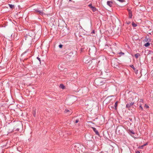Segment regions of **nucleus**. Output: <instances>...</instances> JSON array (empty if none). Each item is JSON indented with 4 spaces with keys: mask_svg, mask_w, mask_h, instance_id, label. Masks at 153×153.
<instances>
[{
    "mask_svg": "<svg viewBox=\"0 0 153 153\" xmlns=\"http://www.w3.org/2000/svg\"><path fill=\"white\" fill-rule=\"evenodd\" d=\"M36 58L37 59H38V60H39V61L40 62V63L41 62L40 59L38 57H37Z\"/></svg>",
    "mask_w": 153,
    "mask_h": 153,
    "instance_id": "nucleus-22",
    "label": "nucleus"
},
{
    "mask_svg": "<svg viewBox=\"0 0 153 153\" xmlns=\"http://www.w3.org/2000/svg\"><path fill=\"white\" fill-rule=\"evenodd\" d=\"M149 45L150 43L149 42H147L144 45L145 47H148L149 46Z\"/></svg>",
    "mask_w": 153,
    "mask_h": 153,
    "instance_id": "nucleus-13",
    "label": "nucleus"
},
{
    "mask_svg": "<svg viewBox=\"0 0 153 153\" xmlns=\"http://www.w3.org/2000/svg\"><path fill=\"white\" fill-rule=\"evenodd\" d=\"M33 116L35 117H36V111H34L33 112Z\"/></svg>",
    "mask_w": 153,
    "mask_h": 153,
    "instance_id": "nucleus-17",
    "label": "nucleus"
},
{
    "mask_svg": "<svg viewBox=\"0 0 153 153\" xmlns=\"http://www.w3.org/2000/svg\"><path fill=\"white\" fill-rule=\"evenodd\" d=\"M35 10L37 13H38L41 15H45V14L43 12V10H40L38 9Z\"/></svg>",
    "mask_w": 153,
    "mask_h": 153,
    "instance_id": "nucleus-3",
    "label": "nucleus"
},
{
    "mask_svg": "<svg viewBox=\"0 0 153 153\" xmlns=\"http://www.w3.org/2000/svg\"><path fill=\"white\" fill-rule=\"evenodd\" d=\"M139 108H140L142 110H143V108L142 107V106L141 105H140V106H139Z\"/></svg>",
    "mask_w": 153,
    "mask_h": 153,
    "instance_id": "nucleus-23",
    "label": "nucleus"
},
{
    "mask_svg": "<svg viewBox=\"0 0 153 153\" xmlns=\"http://www.w3.org/2000/svg\"><path fill=\"white\" fill-rule=\"evenodd\" d=\"M65 113L70 112V113L68 114H71L72 113L71 112H70V111L68 109H65Z\"/></svg>",
    "mask_w": 153,
    "mask_h": 153,
    "instance_id": "nucleus-9",
    "label": "nucleus"
},
{
    "mask_svg": "<svg viewBox=\"0 0 153 153\" xmlns=\"http://www.w3.org/2000/svg\"><path fill=\"white\" fill-rule=\"evenodd\" d=\"M140 56V54L139 53H137L135 55V57L136 59L138 58L139 56Z\"/></svg>",
    "mask_w": 153,
    "mask_h": 153,
    "instance_id": "nucleus-11",
    "label": "nucleus"
},
{
    "mask_svg": "<svg viewBox=\"0 0 153 153\" xmlns=\"http://www.w3.org/2000/svg\"><path fill=\"white\" fill-rule=\"evenodd\" d=\"M91 9L93 11V12H95L97 10V9L94 6H93V7H91Z\"/></svg>",
    "mask_w": 153,
    "mask_h": 153,
    "instance_id": "nucleus-7",
    "label": "nucleus"
},
{
    "mask_svg": "<svg viewBox=\"0 0 153 153\" xmlns=\"http://www.w3.org/2000/svg\"><path fill=\"white\" fill-rule=\"evenodd\" d=\"M140 153V152H139L138 151H137L136 152V153Z\"/></svg>",
    "mask_w": 153,
    "mask_h": 153,
    "instance_id": "nucleus-29",
    "label": "nucleus"
},
{
    "mask_svg": "<svg viewBox=\"0 0 153 153\" xmlns=\"http://www.w3.org/2000/svg\"><path fill=\"white\" fill-rule=\"evenodd\" d=\"M92 128L93 129V131L95 132L96 134L98 135H99V132L97 129L94 127H92Z\"/></svg>",
    "mask_w": 153,
    "mask_h": 153,
    "instance_id": "nucleus-6",
    "label": "nucleus"
},
{
    "mask_svg": "<svg viewBox=\"0 0 153 153\" xmlns=\"http://www.w3.org/2000/svg\"><path fill=\"white\" fill-rule=\"evenodd\" d=\"M146 145V144H144L142 146V147H143L144 146Z\"/></svg>",
    "mask_w": 153,
    "mask_h": 153,
    "instance_id": "nucleus-32",
    "label": "nucleus"
},
{
    "mask_svg": "<svg viewBox=\"0 0 153 153\" xmlns=\"http://www.w3.org/2000/svg\"><path fill=\"white\" fill-rule=\"evenodd\" d=\"M91 33H95V31H94V30H93L92 31V32H91Z\"/></svg>",
    "mask_w": 153,
    "mask_h": 153,
    "instance_id": "nucleus-26",
    "label": "nucleus"
},
{
    "mask_svg": "<svg viewBox=\"0 0 153 153\" xmlns=\"http://www.w3.org/2000/svg\"><path fill=\"white\" fill-rule=\"evenodd\" d=\"M76 98L74 96H71L68 99V100L71 101L70 104H72L76 100Z\"/></svg>",
    "mask_w": 153,
    "mask_h": 153,
    "instance_id": "nucleus-2",
    "label": "nucleus"
},
{
    "mask_svg": "<svg viewBox=\"0 0 153 153\" xmlns=\"http://www.w3.org/2000/svg\"><path fill=\"white\" fill-rule=\"evenodd\" d=\"M60 88H62V89H64L65 88V86L62 84H61L60 85Z\"/></svg>",
    "mask_w": 153,
    "mask_h": 153,
    "instance_id": "nucleus-10",
    "label": "nucleus"
},
{
    "mask_svg": "<svg viewBox=\"0 0 153 153\" xmlns=\"http://www.w3.org/2000/svg\"><path fill=\"white\" fill-rule=\"evenodd\" d=\"M130 67L131 68H133L134 70H135V68L134 67V65H130Z\"/></svg>",
    "mask_w": 153,
    "mask_h": 153,
    "instance_id": "nucleus-15",
    "label": "nucleus"
},
{
    "mask_svg": "<svg viewBox=\"0 0 153 153\" xmlns=\"http://www.w3.org/2000/svg\"><path fill=\"white\" fill-rule=\"evenodd\" d=\"M132 25L133 27H135L137 26V25L134 23L133 22L132 23Z\"/></svg>",
    "mask_w": 153,
    "mask_h": 153,
    "instance_id": "nucleus-14",
    "label": "nucleus"
},
{
    "mask_svg": "<svg viewBox=\"0 0 153 153\" xmlns=\"http://www.w3.org/2000/svg\"><path fill=\"white\" fill-rule=\"evenodd\" d=\"M100 83H103L104 82H100Z\"/></svg>",
    "mask_w": 153,
    "mask_h": 153,
    "instance_id": "nucleus-30",
    "label": "nucleus"
},
{
    "mask_svg": "<svg viewBox=\"0 0 153 153\" xmlns=\"http://www.w3.org/2000/svg\"><path fill=\"white\" fill-rule=\"evenodd\" d=\"M71 1V0H69L70 1Z\"/></svg>",
    "mask_w": 153,
    "mask_h": 153,
    "instance_id": "nucleus-33",
    "label": "nucleus"
},
{
    "mask_svg": "<svg viewBox=\"0 0 153 153\" xmlns=\"http://www.w3.org/2000/svg\"><path fill=\"white\" fill-rule=\"evenodd\" d=\"M10 7V8H13L14 6L13 5L11 4H8Z\"/></svg>",
    "mask_w": 153,
    "mask_h": 153,
    "instance_id": "nucleus-12",
    "label": "nucleus"
},
{
    "mask_svg": "<svg viewBox=\"0 0 153 153\" xmlns=\"http://www.w3.org/2000/svg\"><path fill=\"white\" fill-rule=\"evenodd\" d=\"M119 54L120 55H123L124 54V53L121 52H120L119 53Z\"/></svg>",
    "mask_w": 153,
    "mask_h": 153,
    "instance_id": "nucleus-19",
    "label": "nucleus"
},
{
    "mask_svg": "<svg viewBox=\"0 0 153 153\" xmlns=\"http://www.w3.org/2000/svg\"><path fill=\"white\" fill-rule=\"evenodd\" d=\"M127 10H128V13H129V12H132L130 10V9H127Z\"/></svg>",
    "mask_w": 153,
    "mask_h": 153,
    "instance_id": "nucleus-24",
    "label": "nucleus"
},
{
    "mask_svg": "<svg viewBox=\"0 0 153 153\" xmlns=\"http://www.w3.org/2000/svg\"><path fill=\"white\" fill-rule=\"evenodd\" d=\"M79 121V120L78 119H76L75 122V123H77Z\"/></svg>",
    "mask_w": 153,
    "mask_h": 153,
    "instance_id": "nucleus-21",
    "label": "nucleus"
},
{
    "mask_svg": "<svg viewBox=\"0 0 153 153\" xmlns=\"http://www.w3.org/2000/svg\"><path fill=\"white\" fill-rule=\"evenodd\" d=\"M134 104V102H131L130 103H127L126 105V108H128V109H129V108L131 106L133 105Z\"/></svg>",
    "mask_w": 153,
    "mask_h": 153,
    "instance_id": "nucleus-4",
    "label": "nucleus"
},
{
    "mask_svg": "<svg viewBox=\"0 0 153 153\" xmlns=\"http://www.w3.org/2000/svg\"><path fill=\"white\" fill-rule=\"evenodd\" d=\"M107 5L111 7L113 5V2L111 1H108L107 2Z\"/></svg>",
    "mask_w": 153,
    "mask_h": 153,
    "instance_id": "nucleus-5",
    "label": "nucleus"
},
{
    "mask_svg": "<svg viewBox=\"0 0 153 153\" xmlns=\"http://www.w3.org/2000/svg\"><path fill=\"white\" fill-rule=\"evenodd\" d=\"M88 7L91 8V7H93V6H92L91 4H90L88 5Z\"/></svg>",
    "mask_w": 153,
    "mask_h": 153,
    "instance_id": "nucleus-20",
    "label": "nucleus"
},
{
    "mask_svg": "<svg viewBox=\"0 0 153 153\" xmlns=\"http://www.w3.org/2000/svg\"><path fill=\"white\" fill-rule=\"evenodd\" d=\"M63 46V45L62 44H60L59 45V48H62Z\"/></svg>",
    "mask_w": 153,
    "mask_h": 153,
    "instance_id": "nucleus-18",
    "label": "nucleus"
},
{
    "mask_svg": "<svg viewBox=\"0 0 153 153\" xmlns=\"http://www.w3.org/2000/svg\"><path fill=\"white\" fill-rule=\"evenodd\" d=\"M85 62L86 63H88L89 62L88 61V60H87L86 61H85Z\"/></svg>",
    "mask_w": 153,
    "mask_h": 153,
    "instance_id": "nucleus-25",
    "label": "nucleus"
},
{
    "mask_svg": "<svg viewBox=\"0 0 153 153\" xmlns=\"http://www.w3.org/2000/svg\"><path fill=\"white\" fill-rule=\"evenodd\" d=\"M145 106L146 107V108H149V106L148 105H146V104L145 105Z\"/></svg>",
    "mask_w": 153,
    "mask_h": 153,
    "instance_id": "nucleus-27",
    "label": "nucleus"
},
{
    "mask_svg": "<svg viewBox=\"0 0 153 153\" xmlns=\"http://www.w3.org/2000/svg\"><path fill=\"white\" fill-rule=\"evenodd\" d=\"M130 22H127V24H130Z\"/></svg>",
    "mask_w": 153,
    "mask_h": 153,
    "instance_id": "nucleus-28",
    "label": "nucleus"
},
{
    "mask_svg": "<svg viewBox=\"0 0 153 153\" xmlns=\"http://www.w3.org/2000/svg\"><path fill=\"white\" fill-rule=\"evenodd\" d=\"M132 16V12H129V13H128V18H131Z\"/></svg>",
    "mask_w": 153,
    "mask_h": 153,
    "instance_id": "nucleus-8",
    "label": "nucleus"
},
{
    "mask_svg": "<svg viewBox=\"0 0 153 153\" xmlns=\"http://www.w3.org/2000/svg\"><path fill=\"white\" fill-rule=\"evenodd\" d=\"M131 133L132 134H134V132H131Z\"/></svg>",
    "mask_w": 153,
    "mask_h": 153,
    "instance_id": "nucleus-31",
    "label": "nucleus"
},
{
    "mask_svg": "<svg viewBox=\"0 0 153 153\" xmlns=\"http://www.w3.org/2000/svg\"><path fill=\"white\" fill-rule=\"evenodd\" d=\"M84 146L78 143H76L73 144L71 147V150L72 151L75 150L80 152H82V149L84 147Z\"/></svg>",
    "mask_w": 153,
    "mask_h": 153,
    "instance_id": "nucleus-1",
    "label": "nucleus"
},
{
    "mask_svg": "<svg viewBox=\"0 0 153 153\" xmlns=\"http://www.w3.org/2000/svg\"><path fill=\"white\" fill-rule=\"evenodd\" d=\"M117 101L115 103L114 105V107H115V109H116L117 107Z\"/></svg>",
    "mask_w": 153,
    "mask_h": 153,
    "instance_id": "nucleus-16",
    "label": "nucleus"
}]
</instances>
